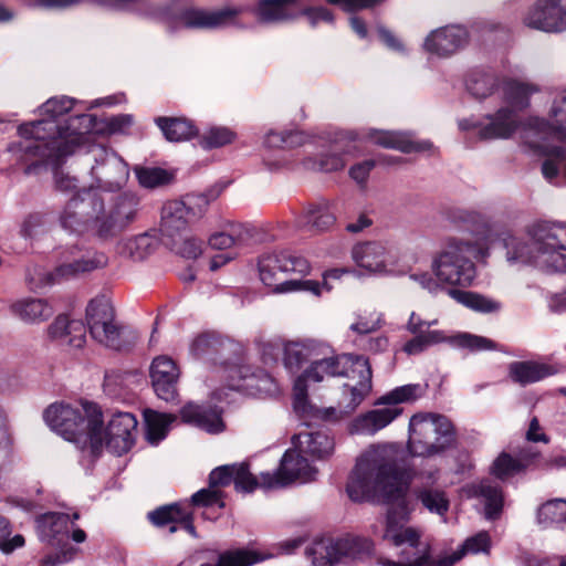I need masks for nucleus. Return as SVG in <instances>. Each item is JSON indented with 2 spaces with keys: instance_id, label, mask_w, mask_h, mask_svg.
<instances>
[{
  "instance_id": "5701e85b",
  "label": "nucleus",
  "mask_w": 566,
  "mask_h": 566,
  "mask_svg": "<svg viewBox=\"0 0 566 566\" xmlns=\"http://www.w3.org/2000/svg\"><path fill=\"white\" fill-rule=\"evenodd\" d=\"M355 375L358 376L357 381H348L343 386L339 407L343 408L345 413L353 412L371 392L373 374L369 361L366 357L358 355L354 357L349 365V376L347 377L354 380Z\"/></svg>"
},
{
  "instance_id": "f257e3e1",
  "label": "nucleus",
  "mask_w": 566,
  "mask_h": 566,
  "mask_svg": "<svg viewBox=\"0 0 566 566\" xmlns=\"http://www.w3.org/2000/svg\"><path fill=\"white\" fill-rule=\"evenodd\" d=\"M413 469L399 460L394 444H373L356 460L346 491L354 502L379 499L391 504L385 521L373 525V533L399 549L397 562L380 559L382 566H453L461 554L429 562L430 546L421 541L419 528L407 526L412 507L407 495L415 478Z\"/></svg>"
},
{
  "instance_id": "4c0bfd02",
  "label": "nucleus",
  "mask_w": 566,
  "mask_h": 566,
  "mask_svg": "<svg viewBox=\"0 0 566 566\" xmlns=\"http://www.w3.org/2000/svg\"><path fill=\"white\" fill-rule=\"evenodd\" d=\"M180 415L184 422L209 433H219L224 429L221 411L217 408L207 409L195 403H187L182 407Z\"/></svg>"
},
{
  "instance_id": "20e7f679",
  "label": "nucleus",
  "mask_w": 566,
  "mask_h": 566,
  "mask_svg": "<svg viewBox=\"0 0 566 566\" xmlns=\"http://www.w3.org/2000/svg\"><path fill=\"white\" fill-rule=\"evenodd\" d=\"M537 90L523 82L507 81L503 86L505 106L500 107L494 114L486 115L483 120L464 118L459 122L461 130H475L482 139H507L516 132L522 130V138L533 148H541L538 139H530L534 129L524 123L520 112L530 105L531 95Z\"/></svg>"
},
{
  "instance_id": "13d9d810",
  "label": "nucleus",
  "mask_w": 566,
  "mask_h": 566,
  "mask_svg": "<svg viewBox=\"0 0 566 566\" xmlns=\"http://www.w3.org/2000/svg\"><path fill=\"white\" fill-rule=\"evenodd\" d=\"M135 174L139 185L148 189L167 185L172 179V174L157 167H136Z\"/></svg>"
},
{
  "instance_id": "6e6d98bb",
  "label": "nucleus",
  "mask_w": 566,
  "mask_h": 566,
  "mask_svg": "<svg viewBox=\"0 0 566 566\" xmlns=\"http://www.w3.org/2000/svg\"><path fill=\"white\" fill-rule=\"evenodd\" d=\"M235 133L226 126H211L199 137V144L205 149L220 148L235 139Z\"/></svg>"
},
{
  "instance_id": "7c9ffc66",
  "label": "nucleus",
  "mask_w": 566,
  "mask_h": 566,
  "mask_svg": "<svg viewBox=\"0 0 566 566\" xmlns=\"http://www.w3.org/2000/svg\"><path fill=\"white\" fill-rule=\"evenodd\" d=\"M237 14L238 11L233 9L188 8L180 13V23L193 29H219L233 24Z\"/></svg>"
},
{
  "instance_id": "0eeeda50",
  "label": "nucleus",
  "mask_w": 566,
  "mask_h": 566,
  "mask_svg": "<svg viewBox=\"0 0 566 566\" xmlns=\"http://www.w3.org/2000/svg\"><path fill=\"white\" fill-rule=\"evenodd\" d=\"M479 247L475 241L449 235L432 254L430 270L441 282L447 292L452 289H469L476 277L474 262Z\"/></svg>"
},
{
  "instance_id": "39448f33",
  "label": "nucleus",
  "mask_w": 566,
  "mask_h": 566,
  "mask_svg": "<svg viewBox=\"0 0 566 566\" xmlns=\"http://www.w3.org/2000/svg\"><path fill=\"white\" fill-rule=\"evenodd\" d=\"M530 244L510 238L505 242L510 261L533 263L546 272H566V223L536 220L525 227Z\"/></svg>"
},
{
  "instance_id": "0e129e2a",
  "label": "nucleus",
  "mask_w": 566,
  "mask_h": 566,
  "mask_svg": "<svg viewBox=\"0 0 566 566\" xmlns=\"http://www.w3.org/2000/svg\"><path fill=\"white\" fill-rule=\"evenodd\" d=\"M191 503L197 506L218 505L220 509L224 506L221 499V492L214 488L201 489L191 496Z\"/></svg>"
},
{
  "instance_id": "8fccbe9b",
  "label": "nucleus",
  "mask_w": 566,
  "mask_h": 566,
  "mask_svg": "<svg viewBox=\"0 0 566 566\" xmlns=\"http://www.w3.org/2000/svg\"><path fill=\"white\" fill-rule=\"evenodd\" d=\"M155 248V240L147 233L126 238L118 242L117 251L133 260H144Z\"/></svg>"
},
{
  "instance_id": "a19ab883",
  "label": "nucleus",
  "mask_w": 566,
  "mask_h": 566,
  "mask_svg": "<svg viewBox=\"0 0 566 566\" xmlns=\"http://www.w3.org/2000/svg\"><path fill=\"white\" fill-rule=\"evenodd\" d=\"M420 476L424 482L421 488L417 490V497L431 513L441 516L444 515L449 510V501L443 491L430 486V484L438 480V471L421 473Z\"/></svg>"
},
{
  "instance_id": "de8ad7c7",
  "label": "nucleus",
  "mask_w": 566,
  "mask_h": 566,
  "mask_svg": "<svg viewBox=\"0 0 566 566\" xmlns=\"http://www.w3.org/2000/svg\"><path fill=\"white\" fill-rule=\"evenodd\" d=\"M146 423V436L151 444H158L165 439L170 424L177 420L176 416L161 413L147 409L144 412Z\"/></svg>"
},
{
  "instance_id": "b1692460",
  "label": "nucleus",
  "mask_w": 566,
  "mask_h": 566,
  "mask_svg": "<svg viewBox=\"0 0 566 566\" xmlns=\"http://www.w3.org/2000/svg\"><path fill=\"white\" fill-rule=\"evenodd\" d=\"M107 256L91 248L73 247L63 254L61 263L56 266V275L66 280L76 277L107 264Z\"/></svg>"
},
{
  "instance_id": "603ef678",
  "label": "nucleus",
  "mask_w": 566,
  "mask_h": 566,
  "mask_svg": "<svg viewBox=\"0 0 566 566\" xmlns=\"http://www.w3.org/2000/svg\"><path fill=\"white\" fill-rule=\"evenodd\" d=\"M270 557V554L255 549H239L221 555L217 564H203L201 566H251Z\"/></svg>"
},
{
  "instance_id": "a211bd4d",
  "label": "nucleus",
  "mask_w": 566,
  "mask_h": 566,
  "mask_svg": "<svg viewBox=\"0 0 566 566\" xmlns=\"http://www.w3.org/2000/svg\"><path fill=\"white\" fill-rule=\"evenodd\" d=\"M90 154L94 160L91 167L93 184L86 189L113 192L123 188L129 177L128 165L113 149L102 145H93Z\"/></svg>"
},
{
  "instance_id": "4468645a",
  "label": "nucleus",
  "mask_w": 566,
  "mask_h": 566,
  "mask_svg": "<svg viewBox=\"0 0 566 566\" xmlns=\"http://www.w3.org/2000/svg\"><path fill=\"white\" fill-rule=\"evenodd\" d=\"M371 549L373 543L368 538L347 535L338 538H317L306 547L305 554L311 566H334L357 558Z\"/></svg>"
},
{
  "instance_id": "e2e57ef3",
  "label": "nucleus",
  "mask_w": 566,
  "mask_h": 566,
  "mask_svg": "<svg viewBox=\"0 0 566 566\" xmlns=\"http://www.w3.org/2000/svg\"><path fill=\"white\" fill-rule=\"evenodd\" d=\"M305 165L311 169H317L321 171L329 172L342 169L345 165L344 158L336 153H326L322 155L318 161L308 160Z\"/></svg>"
},
{
  "instance_id": "6e6552de",
  "label": "nucleus",
  "mask_w": 566,
  "mask_h": 566,
  "mask_svg": "<svg viewBox=\"0 0 566 566\" xmlns=\"http://www.w3.org/2000/svg\"><path fill=\"white\" fill-rule=\"evenodd\" d=\"M355 356L350 354L335 355L332 349V354L318 356L297 375L293 385V407L302 418L329 419L335 409H319L312 406L307 400L308 385L322 382L331 377L349 376V365Z\"/></svg>"
},
{
  "instance_id": "3c124183",
  "label": "nucleus",
  "mask_w": 566,
  "mask_h": 566,
  "mask_svg": "<svg viewBox=\"0 0 566 566\" xmlns=\"http://www.w3.org/2000/svg\"><path fill=\"white\" fill-rule=\"evenodd\" d=\"M444 219L455 229L473 231L483 221L482 214L469 208L450 207L444 210Z\"/></svg>"
},
{
  "instance_id": "a18cd8bd",
  "label": "nucleus",
  "mask_w": 566,
  "mask_h": 566,
  "mask_svg": "<svg viewBox=\"0 0 566 566\" xmlns=\"http://www.w3.org/2000/svg\"><path fill=\"white\" fill-rule=\"evenodd\" d=\"M156 124L169 142H185L197 134L192 122L178 117H158Z\"/></svg>"
},
{
  "instance_id": "052dcab7",
  "label": "nucleus",
  "mask_w": 566,
  "mask_h": 566,
  "mask_svg": "<svg viewBox=\"0 0 566 566\" xmlns=\"http://www.w3.org/2000/svg\"><path fill=\"white\" fill-rule=\"evenodd\" d=\"M491 548V538L488 532H479L478 534L468 537L462 546L455 551V554L464 555L472 554H489Z\"/></svg>"
},
{
  "instance_id": "aec40b11",
  "label": "nucleus",
  "mask_w": 566,
  "mask_h": 566,
  "mask_svg": "<svg viewBox=\"0 0 566 566\" xmlns=\"http://www.w3.org/2000/svg\"><path fill=\"white\" fill-rule=\"evenodd\" d=\"M229 390L249 396H272L279 392L275 379L261 368L244 364H227L219 370Z\"/></svg>"
},
{
  "instance_id": "393cba45",
  "label": "nucleus",
  "mask_w": 566,
  "mask_h": 566,
  "mask_svg": "<svg viewBox=\"0 0 566 566\" xmlns=\"http://www.w3.org/2000/svg\"><path fill=\"white\" fill-rule=\"evenodd\" d=\"M283 365L291 374H296L305 363H311L322 355L332 354V347L319 339L303 338L283 344Z\"/></svg>"
},
{
  "instance_id": "ea45409f",
  "label": "nucleus",
  "mask_w": 566,
  "mask_h": 566,
  "mask_svg": "<svg viewBox=\"0 0 566 566\" xmlns=\"http://www.w3.org/2000/svg\"><path fill=\"white\" fill-rule=\"evenodd\" d=\"M48 331L51 338L63 340L73 348H82L86 342L83 322L70 319L65 315L57 316Z\"/></svg>"
},
{
  "instance_id": "473e14b6",
  "label": "nucleus",
  "mask_w": 566,
  "mask_h": 566,
  "mask_svg": "<svg viewBox=\"0 0 566 566\" xmlns=\"http://www.w3.org/2000/svg\"><path fill=\"white\" fill-rule=\"evenodd\" d=\"M538 459V452L532 449L523 450L518 458H513L511 454L502 452L493 461L490 472L496 479L505 481L530 467H541Z\"/></svg>"
},
{
  "instance_id": "4d7b16f0",
  "label": "nucleus",
  "mask_w": 566,
  "mask_h": 566,
  "mask_svg": "<svg viewBox=\"0 0 566 566\" xmlns=\"http://www.w3.org/2000/svg\"><path fill=\"white\" fill-rule=\"evenodd\" d=\"M537 521L544 526L566 523V501L555 499L544 503L537 511Z\"/></svg>"
},
{
  "instance_id": "c9c22d12",
  "label": "nucleus",
  "mask_w": 566,
  "mask_h": 566,
  "mask_svg": "<svg viewBox=\"0 0 566 566\" xmlns=\"http://www.w3.org/2000/svg\"><path fill=\"white\" fill-rule=\"evenodd\" d=\"M297 0H259L254 14L266 24L283 23L298 14Z\"/></svg>"
},
{
  "instance_id": "bf43d9fd",
  "label": "nucleus",
  "mask_w": 566,
  "mask_h": 566,
  "mask_svg": "<svg viewBox=\"0 0 566 566\" xmlns=\"http://www.w3.org/2000/svg\"><path fill=\"white\" fill-rule=\"evenodd\" d=\"M25 280L32 290L51 286L66 279L56 275V268L53 271H45L39 265L30 266L27 270Z\"/></svg>"
},
{
  "instance_id": "37998d69",
  "label": "nucleus",
  "mask_w": 566,
  "mask_h": 566,
  "mask_svg": "<svg viewBox=\"0 0 566 566\" xmlns=\"http://www.w3.org/2000/svg\"><path fill=\"white\" fill-rule=\"evenodd\" d=\"M448 295L457 303L478 313L492 314L502 310L500 301L476 292L465 291V289L449 290Z\"/></svg>"
},
{
  "instance_id": "dca6fc26",
  "label": "nucleus",
  "mask_w": 566,
  "mask_h": 566,
  "mask_svg": "<svg viewBox=\"0 0 566 566\" xmlns=\"http://www.w3.org/2000/svg\"><path fill=\"white\" fill-rule=\"evenodd\" d=\"M213 200L210 193H189L181 200L167 201L161 209L160 231L174 238L198 222Z\"/></svg>"
},
{
  "instance_id": "a878e982",
  "label": "nucleus",
  "mask_w": 566,
  "mask_h": 566,
  "mask_svg": "<svg viewBox=\"0 0 566 566\" xmlns=\"http://www.w3.org/2000/svg\"><path fill=\"white\" fill-rule=\"evenodd\" d=\"M566 91L557 95L549 109L548 119L530 117L527 125L534 129V136L538 139H546L548 137L558 140L566 139Z\"/></svg>"
},
{
  "instance_id": "58836bf2",
  "label": "nucleus",
  "mask_w": 566,
  "mask_h": 566,
  "mask_svg": "<svg viewBox=\"0 0 566 566\" xmlns=\"http://www.w3.org/2000/svg\"><path fill=\"white\" fill-rule=\"evenodd\" d=\"M545 159L542 163V175L553 186L566 185V148L564 146H542Z\"/></svg>"
},
{
  "instance_id": "680f3d73",
  "label": "nucleus",
  "mask_w": 566,
  "mask_h": 566,
  "mask_svg": "<svg viewBox=\"0 0 566 566\" xmlns=\"http://www.w3.org/2000/svg\"><path fill=\"white\" fill-rule=\"evenodd\" d=\"M9 535V522L3 516H0V549L4 554H10L24 545V537L22 535L17 534L12 538H8Z\"/></svg>"
},
{
  "instance_id": "1a4fd4ad",
  "label": "nucleus",
  "mask_w": 566,
  "mask_h": 566,
  "mask_svg": "<svg viewBox=\"0 0 566 566\" xmlns=\"http://www.w3.org/2000/svg\"><path fill=\"white\" fill-rule=\"evenodd\" d=\"M80 520V513L72 514L49 512L40 515L36 523V533L42 542H45L59 551L46 556L41 566H57L73 560L78 554V548L67 543L69 538L81 544L86 541V533L76 526L75 522Z\"/></svg>"
},
{
  "instance_id": "f3484780",
  "label": "nucleus",
  "mask_w": 566,
  "mask_h": 566,
  "mask_svg": "<svg viewBox=\"0 0 566 566\" xmlns=\"http://www.w3.org/2000/svg\"><path fill=\"white\" fill-rule=\"evenodd\" d=\"M317 475L318 469L315 463L292 444V448L284 452L276 471L260 474V488L272 490L293 483H308L315 481Z\"/></svg>"
},
{
  "instance_id": "864d4df0",
  "label": "nucleus",
  "mask_w": 566,
  "mask_h": 566,
  "mask_svg": "<svg viewBox=\"0 0 566 566\" xmlns=\"http://www.w3.org/2000/svg\"><path fill=\"white\" fill-rule=\"evenodd\" d=\"M496 84L495 75L484 71H472L465 82L468 92L479 99L490 96Z\"/></svg>"
},
{
  "instance_id": "09e8293b",
  "label": "nucleus",
  "mask_w": 566,
  "mask_h": 566,
  "mask_svg": "<svg viewBox=\"0 0 566 566\" xmlns=\"http://www.w3.org/2000/svg\"><path fill=\"white\" fill-rule=\"evenodd\" d=\"M452 334L441 329H424L420 335L413 336L403 345V352L408 355H418L430 346L449 344L451 346Z\"/></svg>"
},
{
  "instance_id": "f704fd0d",
  "label": "nucleus",
  "mask_w": 566,
  "mask_h": 566,
  "mask_svg": "<svg viewBox=\"0 0 566 566\" xmlns=\"http://www.w3.org/2000/svg\"><path fill=\"white\" fill-rule=\"evenodd\" d=\"M558 371L555 365L535 360L513 361L509 365L510 379L521 386L541 381Z\"/></svg>"
},
{
  "instance_id": "774afa93",
  "label": "nucleus",
  "mask_w": 566,
  "mask_h": 566,
  "mask_svg": "<svg viewBox=\"0 0 566 566\" xmlns=\"http://www.w3.org/2000/svg\"><path fill=\"white\" fill-rule=\"evenodd\" d=\"M409 277L431 294H437L440 290L443 289L441 282L436 275H433L432 272L412 273Z\"/></svg>"
},
{
  "instance_id": "bb28decb",
  "label": "nucleus",
  "mask_w": 566,
  "mask_h": 566,
  "mask_svg": "<svg viewBox=\"0 0 566 566\" xmlns=\"http://www.w3.org/2000/svg\"><path fill=\"white\" fill-rule=\"evenodd\" d=\"M292 444L314 463L328 460L335 451L334 438L324 429H304L293 437Z\"/></svg>"
},
{
  "instance_id": "f8f14e48",
  "label": "nucleus",
  "mask_w": 566,
  "mask_h": 566,
  "mask_svg": "<svg viewBox=\"0 0 566 566\" xmlns=\"http://www.w3.org/2000/svg\"><path fill=\"white\" fill-rule=\"evenodd\" d=\"M354 263L364 272L378 276H398L406 273L398 245L387 240L360 241L350 251Z\"/></svg>"
},
{
  "instance_id": "338daca9",
  "label": "nucleus",
  "mask_w": 566,
  "mask_h": 566,
  "mask_svg": "<svg viewBox=\"0 0 566 566\" xmlns=\"http://www.w3.org/2000/svg\"><path fill=\"white\" fill-rule=\"evenodd\" d=\"M44 224V214L32 212L23 219L21 223V234L25 238H32L43 229Z\"/></svg>"
},
{
  "instance_id": "2f4dec72",
  "label": "nucleus",
  "mask_w": 566,
  "mask_h": 566,
  "mask_svg": "<svg viewBox=\"0 0 566 566\" xmlns=\"http://www.w3.org/2000/svg\"><path fill=\"white\" fill-rule=\"evenodd\" d=\"M151 523L158 527L169 526V533H175L178 528H185L191 536L197 533L192 524V513L181 503H174L158 507L148 514Z\"/></svg>"
},
{
  "instance_id": "f03ea898",
  "label": "nucleus",
  "mask_w": 566,
  "mask_h": 566,
  "mask_svg": "<svg viewBox=\"0 0 566 566\" xmlns=\"http://www.w3.org/2000/svg\"><path fill=\"white\" fill-rule=\"evenodd\" d=\"M116 103L115 96L96 99L91 105L67 96L51 97L39 107L40 119L19 126L22 140L9 150L18 160L31 161L25 168V174H31L39 164L57 161L87 140V135L95 130L96 118L80 112Z\"/></svg>"
},
{
  "instance_id": "e433bc0d",
  "label": "nucleus",
  "mask_w": 566,
  "mask_h": 566,
  "mask_svg": "<svg viewBox=\"0 0 566 566\" xmlns=\"http://www.w3.org/2000/svg\"><path fill=\"white\" fill-rule=\"evenodd\" d=\"M10 313L27 324H40L52 317L54 308L44 298L23 297L11 303Z\"/></svg>"
},
{
  "instance_id": "c03bdc74",
  "label": "nucleus",
  "mask_w": 566,
  "mask_h": 566,
  "mask_svg": "<svg viewBox=\"0 0 566 566\" xmlns=\"http://www.w3.org/2000/svg\"><path fill=\"white\" fill-rule=\"evenodd\" d=\"M336 218L328 203L323 202L308 207L300 218V227L311 232H322L331 229Z\"/></svg>"
},
{
  "instance_id": "2eb2a0df",
  "label": "nucleus",
  "mask_w": 566,
  "mask_h": 566,
  "mask_svg": "<svg viewBox=\"0 0 566 566\" xmlns=\"http://www.w3.org/2000/svg\"><path fill=\"white\" fill-rule=\"evenodd\" d=\"M101 209V195L94 189L83 188L65 203L60 212L59 222L64 230L71 233H91L97 238V220Z\"/></svg>"
},
{
  "instance_id": "ddd939ff",
  "label": "nucleus",
  "mask_w": 566,
  "mask_h": 566,
  "mask_svg": "<svg viewBox=\"0 0 566 566\" xmlns=\"http://www.w3.org/2000/svg\"><path fill=\"white\" fill-rule=\"evenodd\" d=\"M102 211L98 212L97 239L108 241L134 223L142 209V198L137 192L124 191L113 196L105 203L101 196Z\"/></svg>"
},
{
  "instance_id": "5fc2aeb1",
  "label": "nucleus",
  "mask_w": 566,
  "mask_h": 566,
  "mask_svg": "<svg viewBox=\"0 0 566 566\" xmlns=\"http://www.w3.org/2000/svg\"><path fill=\"white\" fill-rule=\"evenodd\" d=\"M451 347L468 349L471 353H476L484 350H495L497 345L488 337L467 332H458L452 334Z\"/></svg>"
},
{
  "instance_id": "69168bd1",
  "label": "nucleus",
  "mask_w": 566,
  "mask_h": 566,
  "mask_svg": "<svg viewBox=\"0 0 566 566\" xmlns=\"http://www.w3.org/2000/svg\"><path fill=\"white\" fill-rule=\"evenodd\" d=\"M218 339L209 334L196 336L190 344V353L196 358H201L216 349Z\"/></svg>"
},
{
  "instance_id": "7ed1b4c3",
  "label": "nucleus",
  "mask_w": 566,
  "mask_h": 566,
  "mask_svg": "<svg viewBox=\"0 0 566 566\" xmlns=\"http://www.w3.org/2000/svg\"><path fill=\"white\" fill-rule=\"evenodd\" d=\"M259 276L261 282L275 294L306 292L321 296L333 290V281L349 273L347 269H332L323 274L322 281L308 280V261L289 251L271 252L260 256Z\"/></svg>"
},
{
  "instance_id": "9b49d317",
  "label": "nucleus",
  "mask_w": 566,
  "mask_h": 566,
  "mask_svg": "<svg viewBox=\"0 0 566 566\" xmlns=\"http://www.w3.org/2000/svg\"><path fill=\"white\" fill-rule=\"evenodd\" d=\"M454 440L450 420L437 413H417L409 421L408 451L412 457H431L449 448Z\"/></svg>"
},
{
  "instance_id": "6ab92c4d",
  "label": "nucleus",
  "mask_w": 566,
  "mask_h": 566,
  "mask_svg": "<svg viewBox=\"0 0 566 566\" xmlns=\"http://www.w3.org/2000/svg\"><path fill=\"white\" fill-rule=\"evenodd\" d=\"M86 322L92 337L106 347L120 350L128 343L115 322L114 308L106 296L93 298L86 307Z\"/></svg>"
},
{
  "instance_id": "79ce46f5",
  "label": "nucleus",
  "mask_w": 566,
  "mask_h": 566,
  "mask_svg": "<svg viewBox=\"0 0 566 566\" xmlns=\"http://www.w3.org/2000/svg\"><path fill=\"white\" fill-rule=\"evenodd\" d=\"M470 495L478 497L484 504L485 517L494 520L499 517L503 509V493L499 484L490 480H483L470 488Z\"/></svg>"
},
{
  "instance_id": "412c9836",
  "label": "nucleus",
  "mask_w": 566,
  "mask_h": 566,
  "mask_svg": "<svg viewBox=\"0 0 566 566\" xmlns=\"http://www.w3.org/2000/svg\"><path fill=\"white\" fill-rule=\"evenodd\" d=\"M525 27L545 33L566 31V0H535L523 13Z\"/></svg>"
},
{
  "instance_id": "423d86ee",
  "label": "nucleus",
  "mask_w": 566,
  "mask_h": 566,
  "mask_svg": "<svg viewBox=\"0 0 566 566\" xmlns=\"http://www.w3.org/2000/svg\"><path fill=\"white\" fill-rule=\"evenodd\" d=\"M43 419L53 431L74 442L88 457L95 459L102 453L101 410L96 405L85 403L78 408L55 402L44 410Z\"/></svg>"
},
{
  "instance_id": "9d476101",
  "label": "nucleus",
  "mask_w": 566,
  "mask_h": 566,
  "mask_svg": "<svg viewBox=\"0 0 566 566\" xmlns=\"http://www.w3.org/2000/svg\"><path fill=\"white\" fill-rule=\"evenodd\" d=\"M423 389L419 384H408L394 388L380 396L376 401L377 408L356 417L349 427L352 433L373 436L389 426L403 409V402H412L420 398Z\"/></svg>"
},
{
  "instance_id": "cd10ccee",
  "label": "nucleus",
  "mask_w": 566,
  "mask_h": 566,
  "mask_svg": "<svg viewBox=\"0 0 566 566\" xmlns=\"http://www.w3.org/2000/svg\"><path fill=\"white\" fill-rule=\"evenodd\" d=\"M469 34L462 25H447L433 30L424 40L426 51L439 55L449 56L468 43Z\"/></svg>"
},
{
  "instance_id": "c85d7f7f",
  "label": "nucleus",
  "mask_w": 566,
  "mask_h": 566,
  "mask_svg": "<svg viewBox=\"0 0 566 566\" xmlns=\"http://www.w3.org/2000/svg\"><path fill=\"white\" fill-rule=\"evenodd\" d=\"M232 482L235 490L240 492L250 493L260 488V478H255L245 463L218 467L209 475V484L214 489L229 485Z\"/></svg>"
},
{
  "instance_id": "c756f323",
  "label": "nucleus",
  "mask_w": 566,
  "mask_h": 566,
  "mask_svg": "<svg viewBox=\"0 0 566 566\" xmlns=\"http://www.w3.org/2000/svg\"><path fill=\"white\" fill-rule=\"evenodd\" d=\"M150 378L154 390L160 399L170 401L176 397L179 368L170 357L161 355L154 358L150 365Z\"/></svg>"
},
{
  "instance_id": "72a5a7b5",
  "label": "nucleus",
  "mask_w": 566,
  "mask_h": 566,
  "mask_svg": "<svg viewBox=\"0 0 566 566\" xmlns=\"http://www.w3.org/2000/svg\"><path fill=\"white\" fill-rule=\"evenodd\" d=\"M365 137L375 145L398 149L402 153L427 151L432 148L430 142H415L407 134L399 132L370 128L366 132Z\"/></svg>"
},
{
  "instance_id": "49530a36",
  "label": "nucleus",
  "mask_w": 566,
  "mask_h": 566,
  "mask_svg": "<svg viewBox=\"0 0 566 566\" xmlns=\"http://www.w3.org/2000/svg\"><path fill=\"white\" fill-rule=\"evenodd\" d=\"M252 238V230L243 224H231L227 231L216 232L209 238V245L216 250H226L242 245Z\"/></svg>"
},
{
  "instance_id": "4be33fe9",
  "label": "nucleus",
  "mask_w": 566,
  "mask_h": 566,
  "mask_svg": "<svg viewBox=\"0 0 566 566\" xmlns=\"http://www.w3.org/2000/svg\"><path fill=\"white\" fill-rule=\"evenodd\" d=\"M103 439V449L107 448L111 452L122 455L130 450L135 443L137 432V419L130 412H114L103 427V419L99 424Z\"/></svg>"
}]
</instances>
